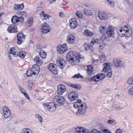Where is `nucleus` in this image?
Returning <instances> with one entry per match:
<instances>
[{"mask_svg": "<svg viewBox=\"0 0 133 133\" xmlns=\"http://www.w3.org/2000/svg\"><path fill=\"white\" fill-rule=\"evenodd\" d=\"M3 114L8 112V110H10L6 106H4L3 107Z\"/></svg>", "mask_w": 133, "mask_h": 133, "instance_id": "obj_48", "label": "nucleus"}, {"mask_svg": "<svg viewBox=\"0 0 133 133\" xmlns=\"http://www.w3.org/2000/svg\"><path fill=\"white\" fill-rule=\"evenodd\" d=\"M84 47L86 51L89 50V49H91L92 48V47L90 46V45L88 43H85L84 44Z\"/></svg>", "mask_w": 133, "mask_h": 133, "instance_id": "obj_40", "label": "nucleus"}, {"mask_svg": "<svg viewBox=\"0 0 133 133\" xmlns=\"http://www.w3.org/2000/svg\"><path fill=\"white\" fill-rule=\"evenodd\" d=\"M26 54V52L24 51H19L17 53V56H18L21 58H24Z\"/></svg>", "mask_w": 133, "mask_h": 133, "instance_id": "obj_25", "label": "nucleus"}, {"mask_svg": "<svg viewBox=\"0 0 133 133\" xmlns=\"http://www.w3.org/2000/svg\"><path fill=\"white\" fill-rule=\"evenodd\" d=\"M108 38L107 36L106 37L105 35H102L101 37L100 38L99 40H100V43L104 41L105 39Z\"/></svg>", "mask_w": 133, "mask_h": 133, "instance_id": "obj_47", "label": "nucleus"}, {"mask_svg": "<svg viewBox=\"0 0 133 133\" xmlns=\"http://www.w3.org/2000/svg\"><path fill=\"white\" fill-rule=\"evenodd\" d=\"M16 51V50L14 48L12 47L10 49L9 53L12 54L13 56L15 57H16L17 56V55Z\"/></svg>", "mask_w": 133, "mask_h": 133, "instance_id": "obj_30", "label": "nucleus"}, {"mask_svg": "<svg viewBox=\"0 0 133 133\" xmlns=\"http://www.w3.org/2000/svg\"><path fill=\"white\" fill-rule=\"evenodd\" d=\"M114 63L115 65L117 67H122L123 65V62L119 59H114L113 60Z\"/></svg>", "mask_w": 133, "mask_h": 133, "instance_id": "obj_18", "label": "nucleus"}, {"mask_svg": "<svg viewBox=\"0 0 133 133\" xmlns=\"http://www.w3.org/2000/svg\"><path fill=\"white\" fill-rule=\"evenodd\" d=\"M111 65V64L110 63H104L103 66V71L104 72H105L108 71L109 70H111L110 68Z\"/></svg>", "mask_w": 133, "mask_h": 133, "instance_id": "obj_19", "label": "nucleus"}, {"mask_svg": "<svg viewBox=\"0 0 133 133\" xmlns=\"http://www.w3.org/2000/svg\"><path fill=\"white\" fill-rule=\"evenodd\" d=\"M28 88L30 90L32 89V86L33 85V83L31 81H29L28 82Z\"/></svg>", "mask_w": 133, "mask_h": 133, "instance_id": "obj_53", "label": "nucleus"}, {"mask_svg": "<svg viewBox=\"0 0 133 133\" xmlns=\"http://www.w3.org/2000/svg\"><path fill=\"white\" fill-rule=\"evenodd\" d=\"M76 132L78 133H83V128L82 127H78L75 129Z\"/></svg>", "mask_w": 133, "mask_h": 133, "instance_id": "obj_35", "label": "nucleus"}, {"mask_svg": "<svg viewBox=\"0 0 133 133\" xmlns=\"http://www.w3.org/2000/svg\"><path fill=\"white\" fill-rule=\"evenodd\" d=\"M66 90L65 86L63 84H60L57 87V91L58 94L62 95L64 92Z\"/></svg>", "mask_w": 133, "mask_h": 133, "instance_id": "obj_15", "label": "nucleus"}, {"mask_svg": "<svg viewBox=\"0 0 133 133\" xmlns=\"http://www.w3.org/2000/svg\"><path fill=\"white\" fill-rule=\"evenodd\" d=\"M50 28V25L46 23L44 24L41 27V32L44 34L49 32L51 30Z\"/></svg>", "mask_w": 133, "mask_h": 133, "instance_id": "obj_12", "label": "nucleus"}, {"mask_svg": "<svg viewBox=\"0 0 133 133\" xmlns=\"http://www.w3.org/2000/svg\"><path fill=\"white\" fill-rule=\"evenodd\" d=\"M39 54L42 58H45L46 55V53L43 50H40L39 52Z\"/></svg>", "mask_w": 133, "mask_h": 133, "instance_id": "obj_31", "label": "nucleus"}, {"mask_svg": "<svg viewBox=\"0 0 133 133\" xmlns=\"http://www.w3.org/2000/svg\"><path fill=\"white\" fill-rule=\"evenodd\" d=\"M7 31L9 33H16L18 31L17 26L15 24L11 25L8 27Z\"/></svg>", "mask_w": 133, "mask_h": 133, "instance_id": "obj_14", "label": "nucleus"}, {"mask_svg": "<svg viewBox=\"0 0 133 133\" xmlns=\"http://www.w3.org/2000/svg\"><path fill=\"white\" fill-rule=\"evenodd\" d=\"M109 14L104 11H99L98 12V17L101 20H107L109 18Z\"/></svg>", "mask_w": 133, "mask_h": 133, "instance_id": "obj_6", "label": "nucleus"}, {"mask_svg": "<svg viewBox=\"0 0 133 133\" xmlns=\"http://www.w3.org/2000/svg\"><path fill=\"white\" fill-rule=\"evenodd\" d=\"M66 84L69 86L77 89H81V85L78 84H73L71 83H67Z\"/></svg>", "mask_w": 133, "mask_h": 133, "instance_id": "obj_21", "label": "nucleus"}, {"mask_svg": "<svg viewBox=\"0 0 133 133\" xmlns=\"http://www.w3.org/2000/svg\"><path fill=\"white\" fill-rule=\"evenodd\" d=\"M39 66H40L38 65L34 64L31 68L34 72H36V75H37L39 72L40 68Z\"/></svg>", "mask_w": 133, "mask_h": 133, "instance_id": "obj_20", "label": "nucleus"}, {"mask_svg": "<svg viewBox=\"0 0 133 133\" xmlns=\"http://www.w3.org/2000/svg\"><path fill=\"white\" fill-rule=\"evenodd\" d=\"M24 95L25 97L26 98H27L28 100L29 99V97L28 95L26 93L25 94H24Z\"/></svg>", "mask_w": 133, "mask_h": 133, "instance_id": "obj_63", "label": "nucleus"}, {"mask_svg": "<svg viewBox=\"0 0 133 133\" xmlns=\"http://www.w3.org/2000/svg\"><path fill=\"white\" fill-rule=\"evenodd\" d=\"M127 85H129L133 84V77L129 78L126 83Z\"/></svg>", "mask_w": 133, "mask_h": 133, "instance_id": "obj_39", "label": "nucleus"}, {"mask_svg": "<svg viewBox=\"0 0 133 133\" xmlns=\"http://www.w3.org/2000/svg\"><path fill=\"white\" fill-rule=\"evenodd\" d=\"M37 48L39 49H41L43 48V46L40 44H37L36 45Z\"/></svg>", "mask_w": 133, "mask_h": 133, "instance_id": "obj_56", "label": "nucleus"}, {"mask_svg": "<svg viewBox=\"0 0 133 133\" xmlns=\"http://www.w3.org/2000/svg\"><path fill=\"white\" fill-rule=\"evenodd\" d=\"M84 34L86 35L89 36H92L94 34L93 32L88 30H85Z\"/></svg>", "mask_w": 133, "mask_h": 133, "instance_id": "obj_34", "label": "nucleus"}, {"mask_svg": "<svg viewBox=\"0 0 133 133\" xmlns=\"http://www.w3.org/2000/svg\"><path fill=\"white\" fill-rule=\"evenodd\" d=\"M91 133H103L102 131L97 129H94L91 131Z\"/></svg>", "mask_w": 133, "mask_h": 133, "instance_id": "obj_43", "label": "nucleus"}, {"mask_svg": "<svg viewBox=\"0 0 133 133\" xmlns=\"http://www.w3.org/2000/svg\"><path fill=\"white\" fill-rule=\"evenodd\" d=\"M69 21L71 29H75L78 25V22L75 18L70 19Z\"/></svg>", "mask_w": 133, "mask_h": 133, "instance_id": "obj_17", "label": "nucleus"}, {"mask_svg": "<svg viewBox=\"0 0 133 133\" xmlns=\"http://www.w3.org/2000/svg\"><path fill=\"white\" fill-rule=\"evenodd\" d=\"M19 88L20 91L23 94H24L26 93L25 90L21 86H19Z\"/></svg>", "mask_w": 133, "mask_h": 133, "instance_id": "obj_50", "label": "nucleus"}, {"mask_svg": "<svg viewBox=\"0 0 133 133\" xmlns=\"http://www.w3.org/2000/svg\"><path fill=\"white\" fill-rule=\"evenodd\" d=\"M35 117L38 119L41 123L42 122V116L39 114H36L35 115Z\"/></svg>", "mask_w": 133, "mask_h": 133, "instance_id": "obj_41", "label": "nucleus"}, {"mask_svg": "<svg viewBox=\"0 0 133 133\" xmlns=\"http://www.w3.org/2000/svg\"><path fill=\"white\" fill-rule=\"evenodd\" d=\"M72 78L75 79L76 78H83V76L81 75L79 73H78L77 74H75L72 77Z\"/></svg>", "mask_w": 133, "mask_h": 133, "instance_id": "obj_38", "label": "nucleus"}, {"mask_svg": "<svg viewBox=\"0 0 133 133\" xmlns=\"http://www.w3.org/2000/svg\"><path fill=\"white\" fill-rule=\"evenodd\" d=\"M105 75L103 74H99L95 75L91 78V79L93 81L97 82L102 79L105 77Z\"/></svg>", "mask_w": 133, "mask_h": 133, "instance_id": "obj_9", "label": "nucleus"}, {"mask_svg": "<svg viewBox=\"0 0 133 133\" xmlns=\"http://www.w3.org/2000/svg\"><path fill=\"white\" fill-rule=\"evenodd\" d=\"M61 129H60L58 128L57 129H55L53 132V133H56L59 132V131H60Z\"/></svg>", "mask_w": 133, "mask_h": 133, "instance_id": "obj_58", "label": "nucleus"}, {"mask_svg": "<svg viewBox=\"0 0 133 133\" xmlns=\"http://www.w3.org/2000/svg\"><path fill=\"white\" fill-rule=\"evenodd\" d=\"M67 44L65 43L61 45H59L57 47V52L60 54H62L68 50Z\"/></svg>", "mask_w": 133, "mask_h": 133, "instance_id": "obj_8", "label": "nucleus"}, {"mask_svg": "<svg viewBox=\"0 0 133 133\" xmlns=\"http://www.w3.org/2000/svg\"><path fill=\"white\" fill-rule=\"evenodd\" d=\"M130 28L128 25H124L122 27L118 32V35L120 37H129L130 35Z\"/></svg>", "mask_w": 133, "mask_h": 133, "instance_id": "obj_4", "label": "nucleus"}, {"mask_svg": "<svg viewBox=\"0 0 133 133\" xmlns=\"http://www.w3.org/2000/svg\"><path fill=\"white\" fill-rule=\"evenodd\" d=\"M34 60L36 62L37 64L39 65H41L42 63V61L38 56H36L34 58Z\"/></svg>", "mask_w": 133, "mask_h": 133, "instance_id": "obj_24", "label": "nucleus"}, {"mask_svg": "<svg viewBox=\"0 0 133 133\" xmlns=\"http://www.w3.org/2000/svg\"><path fill=\"white\" fill-rule=\"evenodd\" d=\"M84 13L85 15H92L93 14L92 11L87 9L84 10Z\"/></svg>", "mask_w": 133, "mask_h": 133, "instance_id": "obj_37", "label": "nucleus"}, {"mask_svg": "<svg viewBox=\"0 0 133 133\" xmlns=\"http://www.w3.org/2000/svg\"><path fill=\"white\" fill-rule=\"evenodd\" d=\"M116 133H122V129H118L116 131Z\"/></svg>", "mask_w": 133, "mask_h": 133, "instance_id": "obj_57", "label": "nucleus"}, {"mask_svg": "<svg viewBox=\"0 0 133 133\" xmlns=\"http://www.w3.org/2000/svg\"><path fill=\"white\" fill-rule=\"evenodd\" d=\"M18 22H20L22 23H23L24 21V20L22 16L18 17Z\"/></svg>", "mask_w": 133, "mask_h": 133, "instance_id": "obj_54", "label": "nucleus"}, {"mask_svg": "<svg viewBox=\"0 0 133 133\" xmlns=\"http://www.w3.org/2000/svg\"><path fill=\"white\" fill-rule=\"evenodd\" d=\"M81 12L80 11H77L76 13V16L80 18H82L83 16Z\"/></svg>", "mask_w": 133, "mask_h": 133, "instance_id": "obj_46", "label": "nucleus"}, {"mask_svg": "<svg viewBox=\"0 0 133 133\" xmlns=\"http://www.w3.org/2000/svg\"><path fill=\"white\" fill-rule=\"evenodd\" d=\"M103 132L104 133H112L109 130L107 129H104L103 131Z\"/></svg>", "mask_w": 133, "mask_h": 133, "instance_id": "obj_62", "label": "nucleus"}, {"mask_svg": "<svg viewBox=\"0 0 133 133\" xmlns=\"http://www.w3.org/2000/svg\"><path fill=\"white\" fill-rule=\"evenodd\" d=\"M107 123L109 124L116 123L115 121L114 120H108L107 121Z\"/></svg>", "mask_w": 133, "mask_h": 133, "instance_id": "obj_55", "label": "nucleus"}, {"mask_svg": "<svg viewBox=\"0 0 133 133\" xmlns=\"http://www.w3.org/2000/svg\"><path fill=\"white\" fill-rule=\"evenodd\" d=\"M99 32L101 34H104L106 33L108 38H115V28L113 26L110 25L108 26L107 29L106 26L101 25L99 27Z\"/></svg>", "mask_w": 133, "mask_h": 133, "instance_id": "obj_2", "label": "nucleus"}, {"mask_svg": "<svg viewBox=\"0 0 133 133\" xmlns=\"http://www.w3.org/2000/svg\"><path fill=\"white\" fill-rule=\"evenodd\" d=\"M18 16L16 15H14L11 18V22L13 24H16L18 22Z\"/></svg>", "mask_w": 133, "mask_h": 133, "instance_id": "obj_26", "label": "nucleus"}, {"mask_svg": "<svg viewBox=\"0 0 133 133\" xmlns=\"http://www.w3.org/2000/svg\"><path fill=\"white\" fill-rule=\"evenodd\" d=\"M128 94L130 95H133V86L129 90Z\"/></svg>", "mask_w": 133, "mask_h": 133, "instance_id": "obj_51", "label": "nucleus"}, {"mask_svg": "<svg viewBox=\"0 0 133 133\" xmlns=\"http://www.w3.org/2000/svg\"><path fill=\"white\" fill-rule=\"evenodd\" d=\"M87 72L89 75H91L94 71V69L93 66L91 65H88L87 66Z\"/></svg>", "mask_w": 133, "mask_h": 133, "instance_id": "obj_22", "label": "nucleus"}, {"mask_svg": "<svg viewBox=\"0 0 133 133\" xmlns=\"http://www.w3.org/2000/svg\"><path fill=\"white\" fill-rule=\"evenodd\" d=\"M24 7V3H22L21 4H15L14 5V8L15 10L19 11L21 10Z\"/></svg>", "mask_w": 133, "mask_h": 133, "instance_id": "obj_23", "label": "nucleus"}, {"mask_svg": "<svg viewBox=\"0 0 133 133\" xmlns=\"http://www.w3.org/2000/svg\"><path fill=\"white\" fill-rule=\"evenodd\" d=\"M88 108V104L87 102H85L84 103V113H85V112L84 111H85Z\"/></svg>", "mask_w": 133, "mask_h": 133, "instance_id": "obj_52", "label": "nucleus"}, {"mask_svg": "<svg viewBox=\"0 0 133 133\" xmlns=\"http://www.w3.org/2000/svg\"><path fill=\"white\" fill-rule=\"evenodd\" d=\"M85 6L87 8H89L90 7V6L89 4H88L87 3H85L84 4Z\"/></svg>", "mask_w": 133, "mask_h": 133, "instance_id": "obj_64", "label": "nucleus"}, {"mask_svg": "<svg viewBox=\"0 0 133 133\" xmlns=\"http://www.w3.org/2000/svg\"><path fill=\"white\" fill-rule=\"evenodd\" d=\"M54 100L57 102L59 105H61L64 104L65 99L62 96H56L55 97Z\"/></svg>", "mask_w": 133, "mask_h": 133, "instance_id": "obj_11", "label": "nucleus"}, {"mask_svg": "<svg viewBox=\"0 0 133 133\" xmlns=\"http://www.w3.org/2000/svg\"><path fill=\"white\" fill-rule=\"evenodd\" d=\"M108 4L112 8H114L115 6V3L113 0H106Z\"/></svg>", "mask_w": 133, "mask_h": 133, "instance_id": "obj_33", "label": "nucleus"}, {"mask_svg": "<svg viewBox=\"0 0 133 133\" xmlns=\"http://www.w3.org/2000/svg\"><path fill=\"white\" fill-rule=\"evenodd\" d=\"M67 41L70 44H73L75 40V38L74 36L72 34H69L67 36Z\"/></svg>", "mask_w": 133, "mask_h": 133, "instance_id": "obj_16", "label": "nucleus"}, {"mask_svg": "<svg viewBox=\"0 0 133 133\" xmlns=\"http://www.w3.org/2000/svg\"><path fill=\"white\" fill-rule=\"evenodd\" d=\"M100 59L102 61H104L106 60V57L104 54H102L99 57Z\"/></svg>", "mask_w": 133, "mask_h": 133, "instance_id": "obj_42", "label": "nucleus"}, {"mask_svg": "<svg viewBox=\"0 0 133 133\" xmlns=\"http://www.w3.org/2000/svg\"><path fill=\"white\" fill-rule=\"evenodd\" d=\"M33 22V18L32 17H30L27 20L26 24L28 27H31L32 25Z\"/></svg>", "mask_w": 133, "mask_h": 133, "instance_id": "obj_27", "label": "nucleus"}, {"mask_svg": "<svg viewBox=\"0 0 133 133\" xmlns=\"http://www.w3.org/2000/svg\"><path fill=\"white\" fill-rule=\"evenodd\" d=\"M18 14H19L18 15H21L23 16H25L26 15L27 12L25 11H22L19 12Z\"/></svg>", "mask_w": 133, "mask_h": 133, "instance_id": "obj_49", "label": "nucleus"}, {"mask_svg": "<svg viewBox=\"0 0 133 133\" xmlns=\"http://www.w3.org/2000/svg\"><path fill=\"white\" fill-rule=\"evenodd\" d=\"M57 65L53 63H50L48 66V68L55 74L57 73V71L56 68Z\"/></svg>", "mask_w": 133, "mask_h": 133, "instance_id": "obj_13", "label": "nucleus"}, {"mask_svg": "<svg viewBox=\"0 0 133 133\" xmlns=\"http://www.w3.org/2000/svg\"><path fill=\"white\" fill-rule=\"evenodd\" d=\"M21 133H32L31 130L28 128H24L22 131Z\"/></svg>", "mask_w": 133, "mask_h": 133, "instance_id": "obj_36", "label": "nucleus"}, {"mask_svg": "<svg viewBox=\"0 0 133 133\" xmlns=\"http://www.w3.org/2000/svg\"><path fill=\"white\" fill-rule=\"evenodd\" d=\"M105 44L104 43H101L100 44V47L102 49H103L104 47Z\"/></svg>", "mask_w": 133, "mask_h": 133, "instance_id": "obj_60", "label": "nucleus"}, {"mask_svg": "<svg viewBox=\"0 0 133 133\" xmlns=\"http://www.w3.org/2000/svg\"><path fill=\"white\" fill-rule=\"evenodd\" d=\"M64 15V14L62 12H60L59 14V16L61 17H63Z\"/></svg>", "mask_w": 133, "mask_h": 133, "instance_id": "obj_59", "label": "nucleus"}, {"mask_svg": "<svg viewBox=\"0 0 133 133\" xmlns=\"http://www.w3.org/2000/svg\"><path fill=\"white\" fill-rule=\"evenodd\" d=\"M57 63L58 66H59L62 69L64 68L65 66L66 63L65 61L62 57H59L58 58Z\"/></svg>", "mask_w": 133, "mask_h": 133, "instance_id": "obj_10", "label": "nucleus"}, {"mask_svg": "<svg viewBox=\"0 0 133 133\" xmlns=\"http://www.w3.org/2000/svg\"><path fill=\"white\" fill-rule=\"evenodd\" d=\"M105 72L107 73V76L108 77L110 78L112 74V73L111 70H109L108 71H106Z\"/></svg>", "mask_w": 133, "mask_h": 133, "instance_id": "obj_45", "label": "nucleus"}, {"mask_svg": "<svg viewBox=\"0 0 133 133\" xmlns=\"http://www.w3.org/2000/svg\"><path fill=\"white\" fill-rule=\"evenodd\" d=\"M45 109L51 112H54L56 109L57 106L56 104L53 102L45 103L44 105Z\"/></svg>", "mask_w": 133, "mask_h": 133, "instance_id": "obj_5", "label": "nucleus"}, {"mask_svg": "<svg viewBox=\"0 0 133 133\" xmlns=\"http://www.w3.org/2000/svg\"><path fill=\"white\" fill-rule=\"evenodd\" d=\"M8 112L3 114L4 117L5 118H7L9 117L10 116L11 114V112L10 110H8Z\"/></svg>", "mask_w": 133, "mask_h": 133, "instance_id": "obj_44", "label": "nucleus"}, {"mask_svg": "<svg viewBox=\"0 0 133 133\" xmlns=\"http://www.w3.org/2000/svg\"><path fill=\"white\" fill-rule=\"evenodd\" d=\"M25 36L22 32L18 33L17 35V42L18 44H20L23 42L25 38Z\"/></svg>", "mask_w": 133, "mask_h": 133, "instance_id": "obj_7", "label": "nucleus"}, {"mask_svg": "<svg viewBox=\"0 0 133 133\" xmlns=\"http://www.w3.org/2000/svg\"><path fill=\"white\" fill-rule=\"evenodd\" d=\"M41 16V18L43 19H44L45 20L47 19H49V16L48 15L45 14L44 11H42L41 13L40 14Z\"/></svg>", "mask_w": 133, "mask_h": 133, "instance_id": "obj_32", "label": "nucleus"}, {"mask_svg": "<svg viewBox=\"0 0 133 133\" xmlns=\"http://www.w3.org/2000/svg\"><path fill=\"white\" fill-rule=\"evenodd\" d=\"M68 98L71 101L77 100L76 102L73 103L74 107L75 108L77 109V111L76 112L77 115H83V104H81V99H78V96L76 92L74 91L70 92L68 95Z\"/></svg>", "mask_w": 133, "mask_h": 133, "instance_id": "obj_1", "label": "nucleus"}, {"mask_svg": "<svg viewBox=\"0 0 133 133\" xmlns=\"http://www.w3.org/2000/svg\"><path fill=\"white\" fill-rule=\"evenodd\" d=\"M100 43V40H98V39L92 38L90 42V44L91 45L93 46L95 44H99Z\"/></svg>", "mask_w": 133, "mask_h": 133, "instance_id": "obj_28", "label": "nucleus"}, {"mask_svg": "<svg viewBox=\"0 0 133 133\" xmlns=\"http://www.w3.org/2000/svg\"><path fill=\"white\" fill-rule=\"evenodd\" d=\"M82 58L80 54L74 51L69 52L66 55V59L70 63H74L76 60L80 62Z\"/></svg>", "mask_w": 133, "mask_h": 133, "instance_id": "obj_3", "label": "nucleus"}, {"mask_svg": "<svg viewBox=\"0 0 133 133\" xmlns=\"http://www.w3.org/2000/svg\"><path fill=\"white\" fill-rule=\"evenodd\" d=\"M34 75H36V72H34L32 69H28L26 71V76L28 77H30L31 76L32 74Z\"/></svg>", "mask_w": 133, "mask_h": 133, "instance_id": "obj_29", "label": "nucleus"}, {"mask_svg": "<svg viewBox=\"0 0 133 133\" xmlns=\"http://www.w3.org/2000/svg\"><path fill=\"white\" fill-rule=\"evenodd\" d=\"M84 133H90V132L88 130L84 129Z\"/></svg>", "mask_w": 133, "mask_h": 133, "instance_id": "obj_61", "label": "nucleus"}]
</instances>
